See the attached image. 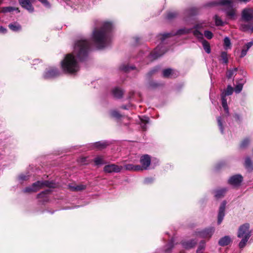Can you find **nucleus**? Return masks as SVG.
<instances>
[{"label": "nucleus", "mask_w": 253, "mask_h": 253, "mask_svg": "<svg viewBox=\"0 0 253 253\" xmlns=\"http://www.w3.org/2000/svg\"><path fill=\"white\" fill-rule=\"evenodd\" d=\"M236 71V69L228 71V72L226 73L227 77L229 79L231 78L233 76Z\"/></svg>", "instance_id": "obj_33"}, {"label": "nucleus", "mask_w": 253, "mask_h": 253, "mask_svg": "<svg viewBox=\"0 0 253 253\" xmlns=\"http://www.w3.org/2000/svg\"><path fill=\"white\" fill-rule=\"evenodd\" d=\"M142 127H143V129L145 130V128L144 127V126H143Z\"/></svg>", "instance_id": "obj_51"}, {"label": "nucleus", "mask_w": 253, "mask_h": 253, "mask_svg": "<svg viewBox=\"0 0 253 253\" xmlns=\"http://www.w3.org/2000/svg\"><path fill=\"white\" fill-rule=\"evenodd\" d=\"M193 35L198 39H203V34L197 30L193 31Z\"/></svg>", "instance_id": "obj_34"}, {"label": "nucleus", "mask_w": 253, "mask_h": 253, "mask_svg": "<svg viewBox=\"0 0 253 253\" xmlns=\"http://www.w3.org/2000/svg\"><path fill=\"white\" fill-rule=\"evenodd\" d=\"M113 94L115 97L120 98L122 96L123 92L121 89L116 88L113 89Z\"/></svg>", "instance_id": "obj_22"}, {"label": "nucleus", "mask_w": 253, "mask_h": 253, "mask_svg": "<svg viewBox=\"0 0 253 253\" xmlns=\"http://www.w3.org/2000/svg\"><path fill=\"white\" fill-rule=\"evenodd\" d=\"M230 41L227 37H225L224 39V45L225 48H228L230 46Z\"/></svg>", "instance_id": "obj_31"}, {"label": "nucleus", "mask_w": 253, "mask_h": 253, "mask_svg": "<svg viewBox=\"0 0 253 253\" xmlns=\"http://www.w3.org/2000/svg\"><path fill=\"white\" fill-rule=\"evenodd\" d=\"M94 162L96 165H102L104 163V160L103 157H97L94 159Z\"/></svg>", "instance_id": "obj_29"}, {"label": "nucleus", "mask_w": 253, "mask_h": 253, "mask_svg": "<svg viewBox=\"0 0 253 253\" xmlns=\"http://www.w3.org/2000/svg\"><path fill=\"white\" fill-rule=\"evenodd\" d=\"M217 122H218V126H219L220 131H221V132H222L223 130V126H222V125L220 117H218L217 118Z\"/></svg>", "instance_id": "obj_40"}, {"label": "nucleus", "mask_w": 253, "mask_h": 253, "mask_svg": "<svg viewBox=\"0 0 253 253\" xmlns=\"http://www.w3.org/2000/svg\"><path fill=\"white\" fill-rule=\"evenodd\" d=\"M245 166L248 170H252L253 169L252 162L249 158H247L246 159Z\"/></svg>", "instance_id": "obj_23"}, {"label": "nucleus", "mask_w": 253, "mask_h": 253, "mask_svg": "<svg viewBox=\"0 0 253 253\" xmlns=\"http://www.w3.org/2000/svg\"><path fill=\"white\" fill-rule=\"evenodd\" d=\"M214 232L213 228L206 229L200 233L203 238H210Z\"/></svg>", "instance_id": "obj_15"}, {"label": "nucleus", "mask_w": 253, "mask_h": 253, "mask_svg": "<svg viewBox=\"0 0 253 253\" xmlns=\"http://www.w3.org/2000/svg\"><path fill=\"white\" fill-rule=\"evenodd\" d=\"M111 115L112 117L114 118H119L121 117V115L119 114V113L116 111H112L111 113Z\"/></svg>", "instance_id": "obj_38"}, {"label": "nucleus", "mask_w": 253, "mask_h": 253, "mask_svg": "<svg viewBox=\"0 0 253 253\" xmlns=\"http://www.w3.org/2000/svg\"><path fill=\"white\" fill-rule=\"evenodd\" d=\"M44 187L54 188L55 186L53 183L48 181H38L33 183L31 187H26L23 191L25 193L35 192Z\"/></svg>", "instance_id": "obj_4"}, {"label": "nucleus", "mask_w": 253, "mask_h": 253, "mask_svg": "<svg viewBox=\"0 0 253 253\" xmlns=\"http://www.w3.org/2000/svg\"><path fill=\"white\" fill-rule=\"evenodd\" d=\"M0 32L3 33H5L6 32V29L2 27H0Z\"/></svg>", "instance_id": "obj_45"}, {"label": "nucleus", "mask_w": 253, "mask_h": 253, "mask_svg": "<svg viewBox=\"0 0 253 253\" xmlns=\"http://www.w3.org/2000/svg\"><path fill=\"white\" fill-rule=\"evenodd\" d=\"M232 240L228 236H225L221 238L218 241V244L221 246H225L228 245Z\"/></svg>", "instance_id": "obj_14"}, {"label": "nucleus", "mask_w": 253, "mask_h": 253, "mask_svg": "<svg viewBox=\"0 0 253 253\" xmlns=\"http://www.w3.org/2000/svg\"><path fill=\"white\" fill-rule=\"evenodd\" d=\"M174 71L171 69H165L163 72V76L165 77H174L176 75L175 74L174 75Z\"/></svg>", "instance_id": "obj_18"}, {"label": "nucleus", "mask_w": 253, "mask_h": 253, "mask_svg": "<svg viewBox=\"0 0 253 253\" xmlns=\"http://www.w3.org/2000/svg\"><path fill=\"white\" fill-rule=\"evenodd\" d=\"M249 143V140L248 139H245L243 141L241 144V146L242 147H245L246 146H247Z\"/></svg>", "instance_id": "obj_41"}, {"label": "nucleus", "mask_w": 253, "mask_h": 253, "mask_svg": "<svg viewBox=\"0 0 253 253\" xmlns=\"http://www.w3.org/2000/svg\"><path fill=\"white\" fill-rule=\"evenodd\" d=\"M233 92V87L229 85L227 86V88L222 92V94H223L225 96L230 95L232 94Z\"/></svg>", "instance_id": "obj_25"}, {"label": "nucleus", "mask_w": 253, "mask_h": 253, "mask_svg": "<svg viewBox=\"0 0 253 253\" xmlns=\"http://www.w3.org/2000/svg\"><path fill=\"white\" fill-rule=\"evenodd\" d=\"M233 1L232 0H220L218 3L214 4H219L225 6L226 15L229 19L235 20L237 17L236 10L233 8Z\"/></svg>", "instance_id": "obj_3"}, {"label": "nucleus", "mask_w": 253, "mask_h": 253, "mask_svg": "<svg viewBox=\"0 0 253 253\" xmlns=\"http://www.w3.org/2000/svg\"><path fill=\"white\" fill-rule=\"evenodd\" d=\"M9 28L13 31H17L21 29V26L17 23L9 24Z\"/></svg>", "instance_id": "obj_28"}, {"label": "nucleus", "mask_w": 253, "mask_h": 253, "mask_svg": "<svg viewBox=\"0 0 253 253\" xmlns=\"http://www.w3.org/2000/svg\"><path fill=\"white\" fill-rule=\"evenodd\" d=\"M121 167H119L115 164L106 165L104 168V171L108 173H111L113 172H118L121 171Z\"/></svg>", "instance_id": "obj_9"}, {"label": "nucleus", "mask_w": 253, "mask_h": 253, "mask_svg": "<svg viewBox=\"0 0 253 253\" xmlns=\"http://www.w3.org/2000/svg\"><path fill=\"white\" fill-rule=\"evenodd\" d=\"M126 169L131 171H140V165H133L132 164H127L125 165Z\"/></svg>", "instance_id": "obj_17"}, {"label": "nucleus", "mask_w": 253, "mask_h": 253, "mask_svg": "<svg viewBox=\"0 0 253 253\" xmlns=\"http://www.w3.org/2000/svg\"><path fill=\"white\" fill-rule=\"evenodd\" d=\"M242 17L246 21L253 20V9L245 8L242 11Z\"/></svg>", "instance_id": "obj_7"}, {"label": "nucleus", "mask_w": 253, "mask_h": 253, "mask_svg": "<svg viewBox=\"0 0 253 253\" xmlns=\"http://www.w3.org/2000/svg\"><path fill=\"white\" fill-rule=\"evenodd\" d=\"M242 28L244 31H247L250 29V27L249 26L243 25Z\"/></svg>", "instance_id": "obj_43"}, {"label": "nucleus", "mask_w": 253, "mask_h": 253, "mask_svg": "<svg viewBox=\"0 0 253 253\" xmlns=\"http://www.w3.org/2000/svg\"><path fill=\"white\" fill-rule=\"evenodd\" d=\"M15 9L12 7H4L2 8L1 12L3 13H6L8 12H11Z\"/></svg>", "instance_id": "obj_30"}, {"label": "nucleus", "mask_w": 253, "mask_h": 253, "mask_svg": "<svg viewBox=\"0 0 253 253\" xmlns=\"http://www.w3.org/2000/svg\"><path fill=\"white\" fill-rule=\"evenodd\" d=\"M221 101H222V105L225 111L227 113H229V109L227 102V99L226 98V96H225L223 94H221Z\"/></svg>", "instance_id": "obj_19"}, {"label": "nucleus", "mask_w": 253, "mask_h": 253, "mask_svg": "<svg viewBox=\"0 0 253 253\" xmlns=\"http://www.w3.org/2000/svg\"><path fill=\"white\" fill-rule=\"evenodd\" d=\"M59 75V72H58L55 69H52L47 71L44 75V78L46 79H52L57 77Z\"/></svg>", "instance_id": "obj_13"}, {"label": "nucleus", "mask_w": 253, "mask_h": 253, "mask_svg": "<svg viewBox=\"0 0 253 253\" xmlns=\"http://www.w3.org/2000/svg\"><path fill=\"white\" fill-rule=\"evenodd\" d=\"M253 45V41L247 43L245 45V46L243 47V48L242 49V51H241V57H243L246 55L248 50Z\"/></svg>", "instance_id": "obj_16"}, {"label": "nucleus", "mask_w": 253, "mask_h": 253, "mask_svg": "<svg viewBox=\"0 0 253 253\" xmlns=\"http://www.w3.org/2000/svg\"><path fill=\"white\" fill-rule=\"evenodd\" d=\"M162 48L163 47L161 46H158L150 54V58L153 59H156L164 54L166 51H164V50L162 49Z\"/></svg>", "instance_id": "obj_8"}, {"label": "nucleus", "mask_w": 253, "mask_h": 253, "mask_svg": "<svg viewBox=\"0 0 253 253\" xmlns=\"http://www.w3.org/2000/svg\"><path fill=\"white\" fill-rule=\"evenodd\" d=\"M120 68L122 70L126 72L129 70V67L127 66L122 65L120 67Z\"/></svg>", "instance_id": "obj_42"}, {"label": "nucleus", "mask_w": 253, "mask_h": 253, "mask_svg": "<svg viewBox=\"0 0 253 253\" xmlns=\"http://www.w3.org/2000/svg\"><path fill=\"white\" fill-rule=\"evenodd\" d=\"M197 253H203V252H202V248H201V249L199 248L197 251Z\"/></svg>", "instance_id": "obj_46"}, {"label": "nucleus", "mask_w": 253, "mask_h": 253, "mask_svg": "<svg viewBox=\"0 0 253 253\" xmlns=\"http://www.w3.org/2000/svg\"><path fill=\"white\" fill-rule=\"evenodd\" d=\"M20 5L26 9L29 12H33L34 7H33L30 0H19Z\"/></svg>", "instance_id": "obj_12"}, {"label": "nucleus", "mask_w": 253, "mask_h": 253, "mask_svg": "<svg viewBox=\"0 0 253 253\" xmlns=\"http://www.w3.org/2000/svg\"><path fill=\"white\" fill-rule=\"evenodd\" d=\"M93 145L95 148L102 149L105 148L108 145V144L106 142L99 141L95 143Z\"/></svg>", "instance_id": "obj_20"}, {"label": "nucleus", "mask_w": 253, "mask_h": 253, "mask_svg": "<svg viewBox=\"0 0 253 253\" xmlns=\"http://www.w3.org/2000/svg\"><path fill=\"white\" fill-rule=\"evenodd\" d=\"M143 121H145L146 122V123H148V118L145 117V120H144Z\"/></svg>", "instance_id": "obj_47"}, {"label": "nucleus", "mask_w": 253, "mask_h": 253, "mask_svg": "<svg viewBox=\"0 0 253 253\" xmlns=\"http://www.w3.org/2000/svg\"><path fill=\"white\" fill-rule=\"evenodd\" d=\"M242 179L243 178L241 175H235L229 179V183L231 185L237 186L240 184Z\"/></svg>", "instance_id": "obj_11"}, {"label": "nucleus", "mask_w": 253, "mask_h": 253, "mask_svg": "<svg viewBox=\"0 0 253 253\" xmlns=\"http://www.w3.org/2000/svg\"><path fill=\"white\" fill-rule=\"evenodd\" d=\"M20 178H21V179H24V178H23L22 176H21V177H20Z\"/></svg>", "instance_id": "obj_52"}, {"label": "nucleus", "mask_w": 253, "mask_h": 253, "mask_svg": "<svg viewBox=\"0 0 253 253\" xmlns=\"http://www.w3.org/2000/svg\"><path fill=\"white\" fill-rule=\"evenodd\" d=\"M250 225L249 223H245L241 225L238 230V237L241 238L243 237H247L249 235V237L251 236V232L249 230Z\"/></svg>", "instance_id": "obj_5"}, {"label": "nucleus", "mask_w": 253, "mask_h": 253, "mask_svg": "<svg viewBox=\"0 0 253 253\" xmlns=\"http://www.w3.org/2000/svg\"><path fill=\"white\" fill-rule=\"evenodd\" d=\"M242 240L241 241V242L239 243V246L240 248H244L245 245H246V243L250 238V237H249V235H247V237H243Z\"/></svg>", "instance_id": "obj_27"}, {"label": "nucleus", "mask_w": 253, "mask_h": 253, "mask_svg": "<svg viewBox=\"0 0 253 253\" xmlns=\"http://www.w3.org/2000/svg\"><path fill=\"white\" fill-rule=\"evenodd\" d=\"M240 1H242V2H247L249 1V0H240Z\"/></svg>", "instance_id": "obj_48"}, {"label": "nucleus", "mask_w": 253, "mask_h": 253, "mask_svg": "<svg viewBox=\"0 0 253 253\" xmlns=\"http://www.w3.org/2000/svg\"><path fill=\"white\" fill-rule=\"evenodd\" d=\"M41 194H39L38 195V197H40V195H41Z\"/></svg>", "instance_id": "obj_53"}, {"label": "nucleus", "mask_w": 253, "mask_h": 253, "mask_svg": "<svg viewBox=\"0 0 253 253\" xmlns=\"http://www.w3.org/2000/svg\"><path fill=\"white\" fill-rule=\"evenodd\" d=\"M140 162L141 164L140 171L147 169L151 163L150 157L148 155L142 156L140 158Z\"/></svg>", "instance_id": "obj_6"}, {"label": "nucleus", "mask_w": 253, "mask_h": 253, "mask_svg": "<svg viewBox=\"0 0 253 253\" xmlns=\"http://www.w3.org/2000/svg\"><path fill=\"white\" fill-rule=\"evenodd\" d=\"M226 203L225 201H223L220 207L219 210V212L218 214V220L217 223L218 224H220L222 221L223 219L224 216L225 215L224 211L225 209V206H226Z\"/></svg>", "instance_id": "obj_10"}, {"label": "nucleus", "mask_w": 253, "mask_h": 253, "mask_svg": "<svg viewBox=\"0 0 253 253\" xmlns=\"http://www.w3.org/2000/svg\"><path fill=\"white\" fill-rule=\"evenodd\" d=\"M202 42L205 51L207 53H210L211 52V47L209 42L206 40H203Z\"/></svg>", "instance_id": "obj_21"}, {"label": "nucleus", "mask_w": 253, "mask_h": 253, "mask_svg": "<svg viewBox=\"0 0 253 253\" xmlns=\"http://www.w3.org/2000/svg\"><path fill=\"white\" fill-rule=\"evenodd\" d=\"M189 31H185V30H182V31L181 32V33H189Z\"/></svg>", "instance_id": "obj_49"}, {"label": "nucleus", "mask_w": 253, "mask_h": 253, "mask_svg": "<svg viewBox=\"0 0 253 253\" xmlns=\"http://www.w3.org/2000/svg\"><path fill=\"white\" fill-rule=\"evenodd\" d=\"M89 47L88 42L84 40H79L75 44L73 54H67L61 62L63 71L70 74H74L79 70L78 63L75 58L83 60L87 55Z\"/></svg>", "instance_id": "obj_1"}, {"label": "nucleus", "mask_w": 253, "mask_h": 253, "mask_svg": "<svg viewBox=\"0 0 253 253\" xmlns=\"http://www.w3.org/2000/svg\"><path fill=\"white\" fill-rule=\"evenodd\" d=\"M225 192L226 190L225 189L216 190L215 193V196L216 198H220L224 196Z\"/></svg>", "instance_id": "obj_24"}, {"label": "nucleus", "mask_w": 253, "mask_h": 253, "mask_svg": "<svg viewBox=\"0 0 253 253\" xmlns=\"http://www.w3.org/2000/svg\"><path fill=\"white\" fill-rule=\"evenodd\" d=\"M215 24L217 26H221L223 24V22L221 19L217 15L214 17Z\"/></svg>", "instance_id": "obj_32"}, {"label": "nucleus", "mask_w": 253, "mask_h": 253, "mask_svg": "<svg viewBox=\"0 0 253 253\" xmlns=\"http://www.w3.org/2000/svg\"><path fill=\"white\" fill-rule=\"evenodd\" d=\"M221 57L223 62L224 63H227L228 62L227 53L225 52H222L221 54Z\"/></svg>", "instance_id": "obj_35"}, {"label": "nucleus", "mask_w": 253, "mask_h": 253, "mask_svg": "<svg viewBox=\"0 0 253 253\" xmlns=\"http://www.w3.org/2000/svg\"><path fill=\"white\" fill-rule=\"evenodd\" d=\"M243 84H238L235 87V91L236 93H239L242 90Z\"/></svg>", "instance_id": "obj_36"}, {"label": "nucleus", "mask_w": 253, "mask_h": 253, "mask_svg": "<svg viewBox=\"0 0 253 253\" xmlns=\"http://www.w3.org/2000/svg\"><path fill=\"white\" fill-rule=\"evenodd\" d=\"M235 117H236V118L237 119H239V116H238V115H235Z\"/></svg>", "instance_id": "obj_50"}, {"label": "nucleus", "mask_w": 253, "mask_h": 253, "mask_svg": "<svg viewBox=\"0 0 253 253\" xmlns=\"http://www.w3.org/2000/svg\"><path fill=\"white\" fill-rule=\"evenodd\" d=\"M85 188V186L84 185H79L76 186H70V189L73 191H81Z\"/></svg>", "instance_id": "obj_26"}, {"label": "nucleus", "mask_w": 253, "mask_h": 253, "mask_svg": "<svg viewBox=\"0 0 253 253\" xmlns=\"http://www.w3.org/2000/svg\"><path fill=\"white\" fill-rule=\"evenodd\" d=\"M112 27L113 26L111 23L104 22L102 24L100 29L96 28L94 30L92 39L99 48L105 47L109 45L111 41L109 33Z\"/></svg>", "instance_id": "obj_2"}, {"label": "nucleus", "mask_w": 253, "mask_h": 253, "mask_svg": "<svg viewBox=\"0 0 253 253\" xmlns=\"http://www.w3.org/2000/svg\"><path fill=\"white\" fill-rule=\"evenodd\" d=\"M205 36L208 39H211L213 37L212 33L209 31H205L204 32Z\"/></svg>", "instance_id": "obj_37"}, {"label": "nucleus", "mask_w": 253, "mask_h": 253, "mask_svg": "<svg viewBox=\"0 0 253 253\" xmlns=\"http://www.w3.org/2000/svg\"><path fill=\"white\" fill-rule=\"evenodd\" d=\"M171 35L169 33L164 34L160 36V39L162 41H164L167 38L170 37Z\"/></svg>", "instance_id": "obj_39"}, {"label": "nucleus", "mask_w": 253, "mask_h": 253, "mask_svg": "<svg viewBox=\"0 0 253 253\" xmlns=\"http://www.w3.org/2000/svg\"><path fill=\"white\" fill-rule=\"evenodd\" d=\"M174 16V14L172 13H169L167 15V18L168 19H170Z\"/></svg>", "instance_id": "obj_44"}]
</instances>
